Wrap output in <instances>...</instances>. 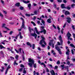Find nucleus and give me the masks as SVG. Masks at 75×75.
I'll list each match as a JSON object with an SVG mask.
<instances>
[{
    "label": "nucleus",
    "mask_w": 75,
    "mask_h": 75,
    "mask_svg": "<svg viewBox=\"0 0 75 75\" xmlns=\"http://www.w3.org/2000/svg\"><path fill=\"white\" fill-rule=\"evenodd\" d=\"M28 28L30 33L31 32V30L33 31V29H31V28L30 27H29Z\"/></svg>",
    "instance_id": "nucleus-17"
},
{
    "label": "nucleus",
    "mask_w": 75,
    "mask_h": 75,
    "mask_svg": "<svg viewBox=\"0 0 75 75\" xmlns=\"http://www.w3.org/2000/svg\"><path fill=\"white\" fill-rule=\"evenodd\" d=\"M40 33H43L44 34H46V30L45 29H43V30H42L40 32Z\"/></svg>",
    "instance_id": "nucleus-9"
},
{
    "label": "nucleus",
    "mask_w": 75,
    "mask_h": 75,
    "mask_svg": "<svg viewBox=\"0 0 75 75\" xmlns=\"http://www.w3.org/2000/svg\"><path fill=\"white\" fill-rule=\"evenodd\" d=\"M27 44L28 45H29V46H30V47H32L31 45L29 42H27Z\"/></svg>",
    "instance_id": "nucleus-18"
},
{
    "label": "nucleus",
    "mask_w": 75,
    "mask_h": 75,
    "mask_svg": "<svg viewBox=\"0 0 75 75\" xmlns=\"http://www.w3.org/2000/svg\"><path fill=\"white\" fill-rule=\"evenodd\" d=\"M70 64V62H69V61H68L67 62V65H69Z\"/></svg>",
    "instance_id": "nucleus-49"
},
{
    "label": "nucleus",
    "mask_w": 75,
    "mask_h": 75,
    "mask_svg": "<svg viewBox=\"0 0 75 75\" xmlns=\"http://www.w3.org/2000/svg\"><path fill=\"white\" fill-rule=\"evenodd\" d=\"M1 2L2 3L3 5H4V1L3 0H1Z\"/></svg>",
    "instance_id": "nucleus-46"
},
{
    "label": "nucleus",
    "mask_w": 75,
    "mask_h": 75,
    "mask_svg": "<svg viewBox=\"0 0 75 75\" xmlns=\"http://www.w3.org/2000/svg\"><path fill=\"white\" fill-rule=\"evenodd\" d=\"M20 38L21 39H22V38H23V36L21 35H20Z\"/></svg>",
    "instance_id": "nucleus-50"
},
{
    "label": "nucleus",
    "mask_w": 75,
    "mask_h": 75,
    "mask_svg": "<svg viewBox=\"0 0 75 75\" xmlns=\"http://www.w3.org/2000/svg\"><path fill=\"white\" fill-rule=\"evenodd\" d=\"M67 23H65L64 24V25L63 26V28H65V26H66V24Z\"/></svg>",
    "instance_id": "nucleus-56"
},
{
    "label": "nucleus",
    "mask_w": 75,
    "mask_h": 75,
    "mask_svg": "<svg viewBox=\"0 0 75 75\" xmlns=\"http://www.w3.org/2000/svg\"><path fill=\"white\" fill-rule=\"evenodd\" d=\"M11 58L12 60H13V59H14V57H11Z\"/></svg>",
    "instance_id": "nucleus-58"
},
{
    "label": "nucleus",
    "mask_w": 75,
    "mask_h": 75,
    "mask_svg": "<svg viewBox=\"0 0 75 75\" xmlns=\"http://www.w3.org/2000/svg\"><path fill=\"white\" fill-rule=\"evenodd\" d=\"M23 68H21L19 69V71H20V72H22V71H23Z\"/></svg>",
    "instance_id": "nucleus-35"
},
{
    "label": "nucleus",
    "mask_w": 75,
    "mask_h": 75,
    "mask_svg": "<svg viewBox=\"0 0 75 75\" xmlns=\"http://www.w3.org/2000/svg\"><path fill=\"white\" fill-rule=\"evenodd\" d=\"M2 69L1 70V72H3L4 71V67H2Z\"/></svg>",
    "instance_id": "nucleus-26"
},
{
    "label": "nucleus",
    "mask_w": 75,
    "mask_h": 75,
    "mask_svg": "<svg viewBox=\"0 0 75 75\" xmlns=\"http://www.w3.org/2000/svg\"><path fill=\"white\" fill-rule=\"evenodd\" d=\"M57 51H58V52H59V54H62V52H61V49L59 50H57Z\"/></svg>",
    "instance_id": "nucleus-21"
},
{
    "label": "nucleus",
    "mask_w": 75,
    "mask_h": 75,
    "mask_svg": "<svg viewBox=\"0 0 75 75\" xmlns=\"http://www.w3.org/2000/svg\"><path fill=\"white\" fill-rule=\"evenodd\" d=\"M40 65H43L44 67H46V65H45V64H44V62L41 63L40 64Z\"/></svg>",
    "instance_id": "nucleus-22"
},
{
    "label": "nucleus",
    "mask_w": 75,
    "mask_h": 75,
    "mask_svg": "<svg viewBox=\"0 0 75 75\" xmlns=\"http://www.w3.org/2000/svg\"><path fill=\"white\" fill-rule=\"evenodd\" d=\"M70 45L71 46V47H73V48H75V46L74 44H71Z\"/></svg>",
    "instance_id": "nucleus-23"
},
{
    "label": "nucleus",
    "mask_w": 75,
    "mask_h": 75,
    "mask_svg": "<svg viewBox=\"0 0 75 75\" xmlns=\"http://www.w3.org/2000/svg\"><path fill=\"white\" fill-rule=\"evenodd\" d=\"M4 53H3V51H1L0 52V55H3Z\"/></svg>",
    "instance_id": "nucleus-29"
},
{
    "label": "nucleus",
    "mask_w": 75,
    "mask_h": 75,
    "mask_svg": "<svg viewBox=\"0 0 75 75\" xmlns=\"http://www.w3.org/2000/svg\"><path fill=\"white\" fill-rule=\"evenodd\" d=\"M15 50L17 53H19V52L17 50V49H15Z\"/></svg>",
    "instance_id": "nucleus-44"
},
{
    "label": "nucleus",
    "mask_w": 75,
    "mask_h": 75,
    "mask_svg": "<svg viewBox=\"0 0 75 75\" xmlns=\"http://www.w3.org/2000/svg\"><path fill=\"white\" fill-rule=\"evenodd\" d=\"M38 50H39V51H41V48L40 47H38Z\"/></svg>",
    "instance_id": "nucleus-61"
},
{
    "label": "nucleus",
    "mask_w": 75,
    "mask_h": 75,
    "mask_svg": "<svg viewBox=\"0 0 75 75\" xmlns=\"http://www.w3.org/2000/svg\"><path fill=\"white\" fill-rule=\"evenodd\" d=\"M66 8L67 9H68V10H70V9H71V8H70L69 7V6H67V7Z\"/></svg>",
    "instance_id": "nucleus-45"
},
{
    "label": "nucleus",
    "mask_w": 75,
    "mask_h": 75,
    "mask_svg": "<svg viewBox=\"0 0 75 75\" xmlns=\"http://www.w3.org/2000/svg\"><path fill=\"white\" fill-rule=\"evenodd\" d=\"M14 24V23L13 22H11V23H9V24L13 25V24Z\"/></svg>",
    "instance_id": "nucleus-59"
},
{
    "label": "nucleus",
    "mask_w": 75,
    "mask_h": 75,
    "mask_svg": "<svg viewBox=\"0 0 75 75\" xmlns=\"http://www.w3.org/2000/svg\"><path fill=\"white\" fill-rule=\"evenodd\" d=\"M52 44H53V43H52V42H49V45H50V46H51V45L52 44Z\"/></svg>",
    "instance_id": "nucleus-53"
},
{
    "label": "nucleus",
    "mask_w": 75,
    "mask_h": 75,
    "mask_svg": "<svg viewBox=\"0 0 75 75\" xmlns=\"http://www.w3.org/2000/svg\"><path fill=\"white\" fill-rule=\"evenodd\" d=\"M57 1L59 3H61V2H62V0H57Z\"/></svg>",
    "instance_id": "nucleus-60"
},
{
    "label": "nucleus",
    "mask_w": 75,
    "mask_h": 75,
    "mask_svg": "<svg viewBox=\"0 0 75 75\" xmlns=\"http://www.w3.org/2000/svg\"><path fill=\"white\" fill-rule=\"evenodd\" d=\"M20 10H22L23 9H24V7L23 6H21L19 8Z\"/></svg>",
    "instance_id": "nucleus-33"
},
{
    "label": "nucleus",
    "mask_w": 75,
    "mask_h": 75,
    "mask_svg": "<svg viewBox=\"0 0 75 75\" xmlns=\"http://www.w3.org/2000/svg\"><path fill=\"white\" fill-rule=\"evenodd\" d=\"M61 7L62 8H65L64 4H63L61 5Z\"/></svg>",
    "instance_id": "nucleus-16"
},
{
    "label": "nucleus",
    "mask_w": 75,
    "mask_h": 75,
    "mask_svg": "<svg viewBox=\"0 0 75 75\" xmlns=\"http://www.w3.org/2000/svg\"><path fill=\"white\" fill-rule=\"evenodd\" d=\"M22 58H23V61H24L25 60V58H24V55H22Z\"/></svg>",
    "instance_id": "nucleus-37"
},
{
    "label": "nucleus",
    "mask_w": 75,
    "mask_h": 75,
    "mask_svg": "<svg viewBox=\"0 0 75 75\" xmlns=\"http://www.w3.org/2000/svg\"><path fill=\"white\" fill-rule=\"evenodd\" d=\"M15 6H17V7H18L20 6V3H18L15 4Z\"/></svg>",
    "instance_id": "nucleus-24"
},
{
    "label": "nucleus",
    "mask_w": 75,
    "mask_h": 75,
    "mask_svg": "<svg viewBox=\"0 0 75 75\" xmlns=\"http://www.w3.org/2000/svg\"><path fill=\"white\" fill-rule=\"evenodd\" d=\"M6 26V24L5 23H4L2 25V27H4L5 28H6V29L7 30H9V29L7 27H5Z\"/></svg>",
    "instance_id": "nucleus-6"
},
{
    "label": "nucleus",
    "mask_w": 75,
    "mask_h": 75,
    "mask_svg": "<svg viewBox=\"0 0 75 75\" xmlns=\"http://www.w3.org/2000/svg\"><path fill=\"white\" fill-rule=\"evenodd\" d=\"M75 6V4H72V5H71V7H72L73 8H74V6Z\"/></svg>",
    "instance_id": "nucleus-62"
},
{
    "label": "nucleus",
    "mask_w": 75,
    "mask_h": 75,
    "mask_svg": "<svg viewBox=\"0 0 75 75\" xmlns=\"http://www.w3.org/2000/svg\"><path fill=\"white\" fill-rule=\"evenodd\" d=\"M47 21L48 23H51V19L50 18H49L47 20Z\"/></svg>",
    "instance_id": "nucleus-15"
},
{
    "label": "nucleus",
    "mask_w": 75,
    "mask_h": 75,
    "mask_svg": "<svg viewBox=\"0 0 75 75\" xmlns=\"http://www.w3.org/2000/svg\"><path fill=\"white\" fill-rule=\"evenodd\" d=\"M31 23H32V24H33V25H34L35 26L36 25V24H35V23H34V22H33V21H31Z\"/></svg>",
    "instance_id": "nucleus-32"
},
{
    "label": "nucleus",
    "mask_w": 75,
    "mask_h": 75,
    "mask_svg": "<svg viewBox=\"0 0 75 75\" xmlns=\"http://www.w3.org/2000/svg\"><path fill=\"white\" fill-rule=\"evenodd\" d=\"M66 18L67 19V22H68V23H71V18Z\"/></svg>",
    "instance_id": "nucleus-7"
},
{
    "label": "nucleus",
    "mask_w": 75,
    "mask_h": 75,
    "mask_svg": "<svg viewBox=\"0 0 75 75\" xmlns=\"http://www.w3.org/2000/svg\"><path fill=\"white\" fill-rule=\"evenodd\" d=\"M30 35L33 37H35V39H36L37 37V35L35 33V31H34V33H30Z\"/></svg>",
    "instance_id": "nucleus-4"
},
{
    "label": "nucleus",
    "mask_w": 75,
    "mask_h": 75,
    "mask_svg": "<svg viewBox=\"0 0 75 75\" xmlns=\"http://www.w3.org/2000/svg\"><path fill=\"white\" fill-rule=\"evenodd\" d=\"M15 58L16 59H18V56L17 55H16L15 57Z\"/></svg>",
    "instance_id": "nucleus-51"
},
{
    "label": "nucleus",
    "mask_w": 75,
    "mask_h": 75,
    "mask_svg": "<svg viewBox=\"0 0 75 75\" xmlns=\"http://www.w3.org/2000/svg\"><path fill=\"white\" fill-rule=\"evenodd\" d=\"M52 27H53V28H54L55 29H57V27L56 26H55V25H53Z\"/></svg>",
    "instance_id": "nucleus-39"
},
{
    "label": "nucleus",
    "mask_w": 75,
    "mask_h": 75,
    "mask_svg": "<svg viewBox=\"0 0 75 75\" xmlns=\"http://www.w3.org/2000/svg\"><path fill=\"white\" fill-rule=\"evenodd\" d=\"M36 34H38V35H40V32L38 31V30L36 32Z\"/></svg>",
    "instance_id": "nucleus-40"
},
{
    "label": "nucleus",
    "mask_w": 75,
    "mask_h": 75,
    "mask_svg": "<svg viewBox=\"0 0 75 75\" xmlns=\"http://www.w3.org/2000/svg\"><path fill=\"white\" fill-rule=\"evenodd\" d=\"M28 62L29 63H28V65L30 67L32 68L33 67V65L34 67L35 68H37V64L36 63L34 64L35 61L33 59H31L30 58L28 59Z\"/></svg>",
    "instance_id": "nucleus-1"
},
{
    "label": "nucleus",
    "mask_w": 75,
    "mask_h": 75,
    "mask_svg": "<svg viewBox=\"0 0 75 75\" xmlns=\"http://www.w3.org/2000/svg\"><path fill=\"white\" fill-rule=\"evenodd\" d=\"M58 68V67L57 66H56L54 67L55 69H57V68Z\"/></svg>",
    "instance_id": "nucleus-42"
},
{
    "label": "nucleus",
    "mask_w": 75,
    "mask_h": 75,
    "mask_svg": "<svg viewBox=\"0 0 75 75\" xmlns=\"http://www.w3.org/2000/svg\"><path fill=\"white\" fill-rule=\"evenodd\" d=\"M10 68H11L10 65H9L8 67L7 68V69H7V70H8V69H10Z\"/></svg>",
    "instance_id": "nucleus-27"
},
{
    "label": "nucleus",
    "mask_w": 75,
    "mask_h": 75,
    "mask_svg": "<svg viewBox=\"0 0 75 75\" xmlns=\"http://www.w3.org/2000/svg\"><path fill=\"white\" fill-rule=\"evenodd\" d=\"M46 72H49V69H48V68H47L46 69Z\"/></svg>",
    "instance_id": "nucleus-57"
},
{
    "label": "nucleus",
    "mask_w": 75,
    "mask_h": 75,
    "mask_svg": "<svg viewBox=\"0 0 75 75\" xmlns=\"http://www.w3.org/2000/svg\"><path fill=\"white\" fill-rule=\"evenodd\" d=\"M59 40H62V37H61V36L60 35L59 37Z\"/></svg>",
    "instance_id": "nucleus-34"
},
{
    "label": "nucleus",
    "mask_w": 75,
    "mask_h": 75,
    "mask_svg": "<svg viewBox=\"0 0 75 75\" xmlns=\"http://www.w3.org/2000/svg\"><path fill=\"white\" fill-rule=\"evenodd\" d=\"M35 48V44H33V50H34Z\"/></svg>",
    "instance_id": "nucleus-36"
},
{
    "label": "nucleus",
    "mask_w": 75,
    "mask_h": 75,
    "mask_svg": "<svg viewBox=\"0 0 75 75\" xmlns=\"http://www.w3.org/2000/svg\"><path fill=\"white\" fill-rule=\"evenodd\" d=\"M21 68H24V66L23 64H21Z\"/></svg>",
    "instance_id": "nucleus-38"
},
{
    "label": "nucleus",
    "mask_w": 75,
    "mask_h": 75,
    "mask_svg": "<svg viewBox=\"0 0 75 75\" xmlns=\"http://www.w3.org/2000/svg\"><path fill=\"white\" fill-rule=\"evenodd\" d=\"M60 40V43L61 44H62V43L63 42V41H62V39L61 40Z\"/></svg>",
    "instance_id": "nucleus-52"
},
{
    "label": "nucleus",
    "mask_w": 75,
    "mask_h": 75,
    "mask_svg": "<svg viewBox=\"0 0 75 75\" xmlns=\"http://www.w3.org/2000/svg\"><path fill=\"white\" fill-rule=\"evenodd\" d=\"M8 70L6 69V71H5V75L7 74V72H8Z\"/></svg>",
    "instance_id": "nucleus-47"
},
{
    "label": "nucleus",
    "mask_w": 75,
    "mask_h": 75,
    "mask_svg": "<svg viewBox=\"0 0 75 75\" xmlns=\"http://www.w3.org/2000/svg\"><path fill=\"white\" fill-rule=\"evenodd\" d=\"M33 75H35L36 74V72H35V71H34L33 72Z\"/></svg>",
    "instance_id": "nucleus-63"
},
{
    "label": "nucleus",
    "mask_w": 75,
    "mask_h": 75,
    "mask_svg": "<svg viewBox=\"0 0 75 75\" xmlns=\"http://www.w3.org/2000/svg\"><path fill=\"white\" fill-rule=\"evenodd\" d=\"M55 49L56 50H57V51H59V50L61 49L60 48H59V47H58V46L57 45H56Z\"/></svg>",
    "instance_id": "nucleus-8"
},
{
    "label": "nucleus",
    "mask_w": 75,
    "mask_h": 75,
    "mask_svg": "<svg viewBox=\"0 0 75 75\" xmlns=\"http://www.w3.org/2000/svg\"><path fill=\"white\" fill-rule=\"evenodd\" d=\"M34 13L35 14H33V13H32L31 14V15L32 16H34V15H35V14H36V15H37V11H34Z\"/></svg>",
    "instance_id": "nucleus-12"
},
{
    "label": "nucleus",
    "mask_w": 75,
    "mask_h": 75,
    "mask_svg": "<svg viewBox=\"0 0 75 75\" xmlns=\"http://www.w3.org/2000/svg\"><path fill=\"white\" fill-rule=\"evenodd\" d=\"M70 14L69 12L68 11H66L65 12V16H67V15H68Z\"/></svg>",
    "instance_id": "nucleus-10"
},
{
    "label": "nucleus",
    "mask_w": 75,
    "mask_h": 75,
    "mask_svg": "<svg viewBox=\"0 0 75 75\" xmlns=\"http://www.w3.org/2000/svg\"><path fill=\"white\" fill-rule=\"evenodd\" d=\"M52 53L54 55H55L56 54V53H55V52H54V50L52 51Z\"/></svg>",
    "instance_id": "nucleus-25"
},
{
    "label": "nucleus",
    "mask_w": 75,
    "mask_h": 75,
    "mask_svg": "<svg viewBox=\"0 0 75 75\" xmlns=\"http://www.w3.org/2000/svg\"><path fill=\"white\" fill-rule=\"evenodd\" d=\"M18 65V63H16V60H15L13 63V65Z\"/></svg>",
    "instance_id": "nucleus-20"
},
{
    "label": "nucleus",
    "mask_w": 75,
    "mask_h": 75,
    "mask_svg": "<svg viewBox=\"0 0 75 75\" xmlns=\"http://www.w3.org/2000/svg\"><path fill=\"white\" fill-rule=\"evenodd\" d=\"M0 47L1 48V49H2V48H6V47H4L3 46H2V45L0 44Z\"/></svg>",
    "instance_id": "nucleus-19"
},
{
    "label": "nucleus",
    "mask_w": 75,
    "mask_h": 75,
    "mask_svg": "<svg viewBox=\"0 0 75 75\" xmlns=\"http://www.w3.org/2000/svg\"><path fill=\"white\" fill-rule=\"evenodd\" d=\"M41 38H42V39L40 43V45H42V47H45V45H47V43L45 42V41H44V40H45V38H44V36L43 35L41 36ZM44 43V44H42V43Z\"/></svg>",
    "instance_id": "nucleus-2"
},
{
    "label": "nucleus",
    "mask_w": 75,
    "mask_h": 75,
    "mask_svg": "<svg viewBox=\"0 0 75 75\" xmlns=\"http://www.w3.org/2000/svg\"><path fill=\"white\" fill-rule=\"evenodd\" d=\"M42 23L44 25H45V21L44 20H42Z\"/></svg>",
    "instance_id": "nucleus-30"
},
{
    "label": "nucleus",
    "mask_w": 75,
    "mask_h": 75,
    "mask_svg": "<svg viewBox=\"0 0 75 75\" xmlns=\"http://www.w3.org/2000/svg\"><path fill=\"white\" fill-rule=\"evenodd\" d=\"M73 36L74 38H75V34L74 33H73Z\"/></svg>",
    "instance_id": "nucleus-64"
},
{
    "label": "nucleus",
    "mask_w": 75,
    "mask_h": 75,
    "mask_svg": "<svg viewBox=\"0 0 75 75\" xmlns=\"http://www.w3.org/2000/svg\"><path fill=\"white\" fill-rule=\"evenodd\" d=\"M57 64L58 65L60 64V62L59 61V60H58V61L57 62Z\"/></svg>",
    "instance_id": "nucleus-41"
},
{
    "label": "nucleus",
    "mask_w": 75,
    "mask_h": 75,
    "mask_svg": "<svg viewBox=\"0 0 75 75\" xmlns=\"http://www.w3.org/2000/svg\"><path fill=\"white\" fill-rule=\"evenodd\" d=\"M23 1L24 3H25V4H28L30 2V1H24V0H23Z\"/></svg>",
    "instance_id": "nucleus-14"
},
{
    "label": "nucleus",
    "mask_w": 75,
    "mask_h": 75,
    "mask_svg": "<svg viewBox=\"0 0 75 75\" xmlns=\"http://www.w3.org/2000/svg\"><path fill=\"white\" fill-rule=\"evenodd\" d=\"M28 7L29 10H30L31 9V4H29L28 5Z\"/></svg>",
    "instance_id": "nucleus-13"
},
{
    "label": "nucleus",
    "mask_w": 75,
    "mask_h": 75,
    "mask_svg": "<svg viewBox=\"0 0 75 75\" xmlns=\"http://www.w3.org/2000/svg\"><path fill=\"white\" fill-rule=\"evenodd\" d=\"M26 72H27V71L25 70H23V74H26Z\"/></svg>",
    "instance_id": "nucleus-43"
},
{
    "label": "nucleus",
    "mask_w": 75,
    "mask_h": 75,
    "mask_svg": "<svg viewBox=\"0 0 75 75\" xmlns=\"http://www.w3.org/2000/svg\"><path fill=\"white\" fill-rule=\"evenodd\" d=\"M21 50H22V49L20 48L19 49V51L20 54L21 53Z\"/></svg>",
    "instance_id": "nucleus-28"
},
{
    "label": "nucleus",
    "mask_w": 75,
    "mask_h": 75,
    "mask_svg": "<svg viewBox=\"0 0 75 75\" xmlns=\"http://www.w3.org/2000/svg\"><path fill=\"white\" fill-rule=\"evenodd\" d=\"M0 16L2 17H3V14H2V13H0Z\"/></svg>",
    "instance_id": "nucleus-48"
},
{
    "label": "nucleus",
    "mask_w": 75,
    "mask_h": 75,
    "mask_svg": "<svg viewBox=\"0 0 75 75\" xmlns=\"http://www.w3.org/2000/svg\"><path fill=\"white\" fill-rule=\"evenodd\" d=\"M50 72L52 75H55V72L53 70H52Z\"/></svg>",
    "instance_id": "nucleus-11"
},
{
    "label": "nucleus",
    "mask_w": 75,
    "mask_h": 75,
    "mask_svg": "<svg viewBox=\"0 0 75 75\" xmlns=\"http://www.w3.org/2000/svg\"><path fill=\"white\" fill-rule=\"evenodd\" d=\"M69 52H66V55H69Z\"/></svg>",
    "instance_id": "nucleus-55"
},
{
    "label": "nucleus",
    "mask_w": 75,
    "mask_h": 75,
    "mask_svg": "<svg viewBox=\"0 0 75 75\" xmlns=\"http://www.w3.org/2000/svg\"><path fill=\"white\" fill-rule=\"evenodd\" d=\"M67 35L68 37V40H69L70 39V40H72V38H70V37H71V34L69 33V32H68V33L67 34Z\"/></svg>",
    "instance_id": "nucleus-5"
},
{
    "label": "nucleus",
    "mask_w": 75,
    "mask_h": 75,
    "mask_svg": "<svg viewBox=\"0 0 75 75\" xmlns=\"http://www.w3.org/2000/svg\"><path fill=\"white\" fill-rule=\"evenodd\" d=\"M25 16H27V17H30V14L26 13L25 14Z\"/></svg>",
    "instance_id": "nucleus-31"
},
{
    "label": "nucleus",
    "mask_w": 75,
    "mask_h": 75,
    "mask_svg": "<svg viewBox=\"0 0 75 75\" xmlns=\"http://www.w3.org/2000/svg\"><path fill=\"white\" fill-rule=\"evenodd\" d=\"M20 19L22 20V25L21 26V28H24V29H25L26 28L25 27V25H24L25 23L24 22V20L22 18H21Z\"/></svg>",
    "instance_id": "nucleus-3"
},
{
    "label": "nucleus",
    "mask_w": 75,
    "mask_h": 75,
    "mask_svg": "<svg viewBox=\"0 0 75 75\" xmlns=\"http://www.w3.org/2000/svg\"><path fill=\"white\" fill-rule=\"evenodd\" d=\"M3 11L4 13V14H7V11Z\"/></svg>",
    "instance_id": "nucleus-54"
}]
</instances>
